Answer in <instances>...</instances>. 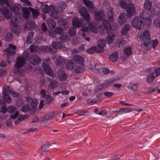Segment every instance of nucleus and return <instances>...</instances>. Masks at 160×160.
<instances>
[{"instance_id":"nucleus-1","label":"nucleus","mask_w":160,"mask_h":160,"mask_svg":"<svg viewBox=\"0 0 160 160\" xmlns=\"http://www.w3.org/2000/svg\"><path fill=\"white\" fill-rule=\"evenodd\" d=\"M51 47L49 46H44L39 48L35 45H32L30 47V51L31 52H39L40 51L42 52H49L52 53H55L57 52V49H60L62 47V44L57 41L53 42Z\"/></svg>"},{"instance_id":"nucleus-2","label":"nucleus","mask_w":160,"mask_h":160,"mask_svg":"<svg viewBox=\"0 0 160 160\" xmlns=\"http://www.w3.org/2000/svg\"><path fill=\"white\" fill-rule=\"evenodd\" d=\"M140 18L138 17H135L131 23L132 27L138 30L141 29L142 26L143 25V23L142 19L144 20V23L147 25H149L151 23L152 21L145 11H143L140 13Z\"/></svg>"},{"instance_id":"nucleus-3","label":"nucleus","mask_w":160,"mask_h":160,"mask_svg":"<svg viewBox=\"0 0 160 160\" xmlns=\"http://www.w3.org/2000/svg\"><path fill=\"white\" fill-rule=\"evenodd\" d=\"M102 20L103 26L104 29L106 30L108 34L106 40L108 43H112L114 42L115 38V30L116 29V28H113L111 27L110 24L107 20L104 18Z\"/></svg>"},{"instance_id":"nucleus-4","label":"nucleus","mask_w":160,"mask_h":160,"mask_svg":"<svg viewBox=\"0 0 160 160\" xmlns=\"http://www.w3.org/2000/svg\"><path fill=\"white\" fill-rule=\"evenodd\" d=\"M85 5L89 10L90 13L94 12L95 19L98 21H101L105 18V15L103 10H101L99 12H94L95 8L93 3L89 0H83Z\"/></svg>"},{"instance_id":"nucleus-5","label":"nucleus","mask_w":160,"mask_h":160,"mask_svg":"<svg viewBox=\"0 0 160 160\" xmlns=\"http://www.w3.org/2000/svg\"><path fill=\"white\" fill-rule=\"evenodd\" d=\"M25 62V59L23 57H18L17 58L15 66V70L16 74L20 76L24 75L25 72L21 68L24 65Z\"/></svg>"},{"instance_id":"nucleus-6","label":"nucleus","mask_w":160,"mask_h":160,"mask_svg":"<svg viewBox=\"0 0 160 160\" xmlns=\"http://www.w3.org/2000/svg\"><path fill=\"white\" fill-rule=\"evenodd\" d=\"M119 6L122 8L126 9L127 15L129 18L136 13L135 10V8L133 3H130L127 5L126 2L122 0H121L119 1Z\"/></svg>"},{"instance_id":"nucleus-7","label":"nucleus","mask_w":160,"mask_h":160,"mask_svg":"<svg viewBox=\"0 0 160 160\" xmlns=\"http://www.w3.org/2000/svg\"><path fill=\"white\" fill-rule=\"evenodd\" d=\"M3 97L4 100L8 103H10L11 102V100L10 97L8 95V93H10L11 95L15 97H17L18 94L15 92L14 91L12 87L8 86L7 88H3L2 90Z\"/></svg>"},{"instance_id":"nucleus-8","label":"nucleus","mask_w":160,"mask_h":160,"mask_svg":"<svg viewBox=\"0 0 160 160\" xmlns=\"http://www.w3.org/2000/svg\"><path fill=\"white\" fill-rule=\"evenodd\" d=\"M138 36L140 39H142L145 49L149 50L150 47L149 46L150 45L149 42L151 38L149 31L147 30H145L142 33H138Z\"/></svg>"},{"instance_id":"nucleus-9","label":"nucleus","mask_w":160,"mask_h":160,"mask_svg":"<svg viewBox=\"0 0 160 160\" xmlns=\"http://www.w3.org/2000/svg\"><path fill=\"white\" fill-rule=\"evenodd\" d=\"M20 18L16 15L15 17H13L11 20V24L13 26L12 31L16 35H18L21 32L22 27L17 24L20 22Z\"/></svg>"},{"instance_id":"nucleus-10","label":"nucleus","mask_w":160,"mask_h":160,"mask_svg":"<svg viewBox=\"0 0 160 160\" xmlns=\"http://www.w3.org/2000/svg\"><path fill=\"white\" fill-rule=\"evenodd\" d=\"M16 48L15 46L10 44L9 45V47L6 48L4 51L6 53L5 54L7 56V61L9 63H10L11 60L13 58V55L16 53L15 49Z\"/></svg>"},{"instance_id":"nucleus-11","label":"nucleus","mask_w":160,"mask_h":160,"mask_svg":"<svg viewBox=\"0 0 160 160\" xmlns=\"http://www.w3.org/2000/svg\"><path fill=\"white\" fill-rule=\"evenodd\" d=\"M89 28H82L80 29V30L83 32H88L92 31L94 33H97L98 32V28L96 26H95L93 24L91 23H89ZM82 36L84 38L85 40L88 41H89V38L88 37H86V35L84 32H83Z\"/></svg>"},{"instance_id":"nucleus-12","label":"nucleus","mask_w":160,"mask_h":160,"mask_svg":"<svg viewBox=\"0 0 160 160\" xmlns=\"http://www.w3.org/2000/svg\"><path fill=\"white\" fill-rule=\"evenodd\" d=\"M8 112L12 114L10 116V117L12 119H15L18 115V112L15 106H10L8 107Z\"/></svg>"},{"instance_id":"nucleus-13","label":"nucleus","mask_w":160,"mask_h":160,"mask_svg":"<svg viewBox=\"0 0 160 160\" xmlns=\"http://www.w3.org/2000/svg\"><path fill=\"white\" fill-rule=\"evenodd\" d=\"M79 12L83 18L87 21H89L90 18L89 14L87 11L86 8L84 7L81 8Z\"/></svg>"},{"instance_id":"nucleus-14","label":"nucleus","mask_w":160,"mask_h":160,"mask_svg":"<svg viewBox=\"0 0 160 160\" xmlns=\"http://www.w3.org/2000/svg\"><path fill=\"white\" fill-rule=\"evenodd\" d=\"M0 12L2 14L4 17L7 19H10L12 17L11 12L8 8L5 6L1 7L0 8Z\"/></svg>"},{"instance_id":"nucleus-15","label":"nucleus","mask_w":160,"mask_h":160,"mask_svg":"<svg viewBox=\"0 0 160 160\" xmlns=\"http://www.w3.org/2000/svg\"><path fill=\"white\" fill-rule=\"evenodd\" d=\"M83 22L82 19L74 17L72 18V24L77 28H79L83 26Z\"/></svg>"},{"instance_id":"nucleus-16","label":"nucleus","mask_w":160,"mask_h":160,"mask_svg":"<svg viewBox=\"0 0 160 160\" xmlns=\"http://www.w3.org/2000/svg\"><path fill=\"white\" fill-rule=\"evenodd\" d=\"M105 44L104 40L100 39L97 42L98 47H97V52H101L104 50V48Z\"/></svg>"},{"instance_id":"nucleus-17","label":"nucleus","mask_w":160,"mask_h":160,"mask_svg":"<svg viewBox=\"0 0 160 160\" xmlns=\"http://www.w3.org/2000/svg\"><path fill=\"white\" fill-rule=\"evenodd\" d=\"M42 67L44 71L47 74L52 77H53L54 76V75L52 69L49 65L43 63L42 64Z\"/></svg>"},{"instance_id":"nucleus-18","label":"nucleus","mask_w":160,"mask_h":160,"mask_svg":"<svg viewBox=\"0 0 160 160\" xmlns=\"http://www.w3.org/2000/svg\"><path fill=\"white\" fill-rule=\"evenodd\" d=\"M29 61L31 64L33 65L38 64L41 62L40 58L36 55H33L31 56L29 59Z\"/></svg>"},{"instance_id":"nucleus-19","label":"nucleus","mask_w":160,"mask_h":160,"mask_svg":"<svg viewBox=\"0 0 160 160\" xmlns=\"http://www.w3.org/2000/svg\"><path fill=\"white\" fill-rule=\"evenodd\" d=\"M73 59L76 64H83L84 59L82 56L79 55H75L73 56Z\"/></svg>"},{"instance_id":"nucleus-20","label":"nucleus","mask_w":160,"mask_h":160,"mask_svg":"<svg viewBox=\"0 0 160 160\" xmlns=\"http://www.w3.org/2000/svg\"><path fill=\"white\" fill-rule=\"evenodd\" d=\"M57 77L60 80L65 81L67 78V75L63 71L59 70L57 72Z\"/></svg>"},{"instance_id":"nucleus-21","label":"nucleus","mask_w":160,"mask_h":160,"mask_svg":"<svg viewBox=\"0 0 160 160\" xmlns=\"http://www.w3.org/2000/svg\"><path fill=\"white\" fill-rule=\"evenodd\" d=\"M127 16L124 13H122L119 16L118 20V23L120 25H122L127 21Z\"/></svg>"},{"instance_id":"nucleus-22","label":"nucleus","mask_w":160,"mask_h":160,"mask_svg":"<svg viewBox=\"0 0 160 160\" xmlns=\"http://www.w3.org/2000/svg\"><path fill=\"white\" fill-rule=\"evenodd\" d=\"M107 12L108 20L111 22H113L114 20V13L113 9L112 8L109 7L107 9Z\"/></svg>"},{"instance_id":"nucleus-23","label":"nucleus","mask_w":160,"mask_h":160,"mask_svg":"<svg viewBox=\"0 0 160 160\" xmlns=\"http://www.w3.org/2000/svg\"><path fill=\"white\" fill-rule=\"evenodd\" d=\"M110 60L112 62H116L118 58V54L117 52H114L109 56Z\"/></svg>"},{"instance_id":"nucleus-24","label":"nucleus","mask_w":160,"mask_h":160,"mask_svg":"<svg viewBox=\"0 0 160 160\" xmlns=\"http://www.w3.org/2000/svg\"><path fill=\"white\" fill-rule=\"evenodd\" d=\"M21 9L23 12L24 17L26 19L29 18L30 15V12L29 10V9L23 7H21Z\"/></svg>"},{"instance_id":"nucleus-25","label":"nucleus","mask_w":160,"mask_h":160,"mask_svg":"<svg viewBox=\"0 0 160 160\" xmlns=\"http://www.w3.org/2000/svg\"><path fill=\"white\" fill-rule=\"evenodd\" d=\"M74 68L75 71L77 73L80 72L85 70L84 64H76Z\"/></svg>"},{"instance_id":"nucleus-26","label":"nucleus","mask_w":160,"mask_h":160,"mask_svg":"<svg viewBox=\"0 0 160 160\" xmlns=\"http://www.w3.org/2000/svg\"><path fill=\"white\" fill-rule=\"evenodd\" d=\"M48 147L47 145H45L43 146L42 148H40L39 150V152L40 153V156L42 157L43 155H44L47 152Z\"/></svg>"},{"instance_id":"nucleus-27","label":"nucleus","mask_w":160,"mask_h":160,"mask_svg":"<svg viewBox=\"0 0 160 160\" xmlns=\"http://www.w3.org/2000/svg\"><path fill=\"white\" fill-rule=\"evenodd\" d=\"M113 82V81L112 80H108L105 81L103 84L100 85V88L104 89L106 88L108 86L111 85Z\"/></svg>"},{"instance_id":"nucleus-28","label":"nucleus","mask_w":160,"mask_h":160,"mask_svg":"<svg viewBox=\"0 0 160 160\" xmlns=\"http://www.w3.org/2000/svg\"><path fill=\"white\" fill-rule=\"evenodd\" d=\"M156 77L154 72H152L148 75L147 78V82L148 83H151Z\"/></svg>"},{"instance_id":"nucleus-29","label":"nucleus","mask_w":160,"mask_h":160,"mask_svg":"<svg viewBox=\"0 0 160 160\" xmlns=\"http://www.w3.org/2000/svg\"><path fill=\"white\" fill-rule=\"evenodd\" d=\"M34 24V22L32 21L27 22L24 26L25 29L28 30H30L31 29L33 28Z\"/></svg>"},{"instance_id":"nucleus-30","label":"nucleus","mask_w":160,"mask_h":160,"mask_svg":"<svg viewBox=\"0 0 160 160\" xmlns=\"http://www.w3.org/2000/svg\"><path fill=\"white\" fill-rule=\"evenodd\" d=\"M26 99L27 101H31V105L32 108H35L37 106L38 102L36 99H34L32 100L31 98L28 97L26 98Z\"/></svg>"},{"instance_id":"nucleus-31","label":"nucleus","mask_w":160,"mask_h":160,"mask_svg":"<svg viewBox=\"0 0 160 160\" xmlns=\"http://www.w3.org/2000/svg\"><path fill=\"white\" fill-rule=\"evenodd\" d=\"M65 60L63 57H62L58 56L57 58L55 64L57 66H60L62 63H64Z\"/></svg>"},{"instance_id":"nucleus-32","label":"nucleus","mask_w":160,"mask_h":160,"mask_svg":"<svg viewBox=\"0 0 160 160\" xmlns=\"http://www.w3.org/2000/svg\"><path fill=\"white\" fill-rule=\"evenodd\" d=\"M54 9V6L51 5L50 7L46 5L44 6L43 9V11L45 13H49L50 14V12H52V10Z\"/></svg>"},{"instance_id":"nucleus-33","label":"nucleus","mask_w":160,"mask_h":160,"mask_svg":"<svg viewBox=\"0 0 160 160\" xmlns=\"http://www.w3.org/2000/svg\"><path fill=\"white\" fill-rule=\"evenodd\" d=\"M123 51L126 55L129 56L131 54L132 49L131 47L126 46L124 48Z\"/></svg>"},{"instance_id":"nucleus-34","label":"nucleus","mask_w":160,"mask_h":160,"mask_svg":"<svg viewBox=\"0 0 160 160\" xmlns=\"http://www.w3.org/2000/svg\"><path fill=\"white\" fill-rule=\"evenodd\" d=\"M59 83L57 81H53L50 83L49 88L50 89H53L57 87Z\"/></svg>"},{"instance_id":"nucleus-35","label":"nucleus","mask_w":160,"mask_h":160,"mask_svg":"<svg viewBox=\"0 0 160 160\" xmlns=\"http://www.w3.org/2000/svg\"><path fill=\"white\" fill-rule=\"evenodd\" d=\"M152 2L148 0H146L144 3V8L147 10H149L151 8L152 6Z\"/></svg>"},{"instance_id":"nucleus-36","label":"nucleus","mask_w":160,"mask_h":160,"mask_svg":"<svg viewBox=\"0 0 160 160\" xmlns=\"http://www.w3.org/2000/svg\"><path fill=\"white\" fill-rule=\"evenodd\" d=\"M149 46L150 47L149 49L151 48L150 46L153 49L155 48L158 44V41L157 39H154L151 41Z\"/></svg>"},{"instance_id":"nucleus-37","label":"nucleus","mask_w":160,"mask_h":160,"mask_svg":"<svg viewBox=\"0 0 160 160\" xmlns=\"http://www.w3.org/2000/svg\"><path fill=\"white\" fill-rule=\"evenodd\" d=\"M47 23L48 26L51 28H53L55 26V22L51 18H48V19Z\"/></svg>"},{"instance_id":"nucleus-38","label":"nucleus","mask_w":160,"mask_h":160,"mask_svg":"<svg viewBox=\"0 0 160 160\" xmlns=\"http://www.w3.org/2000/svg\"><path fill=\"white\" fill-rule=\"evenodd\" d=\"M50 16L53 18L57 19L58 17V14L57 12L54 10V9L52 10V12H50V14H49Z\"/></svg>"},{"instance_id":"nucleus-39","label":"nucleus","mask_w":160,"mask_h":160,"mask_svg":"<svg viewBox=\"0 0 160 160\" xmlns=\"http://www.w3.org/2000/svg\"><path fill=\"white\" fill-rule=\"evenodd\" d=\"M10 8L12 10V12L15 14H16L18 13L19 11V8L18 7L15 5H12L9 6Z\"/></svg>"},{"instance_id":"nucleus-40","label":"nucleus","mask_w":160,"mask_h":160,"mask_svg":"<svg viewBox=\"0 0 160 160\" xmlns=\"http://www.w3.org/2000/svg\"><path fill=\"white\" fill-rule=\"evenodd\" d=\"M34 33L33 32H32L29 34L26 39V42L27 44H30L32 42V38H33Z\"/></svg>"},{"instance_id":"nucleus-41","label":"nucleus","mask_w":160,"mask_h":160,"mask_svg":"<svg viewBox=\"0 0 160 160\" xmlns=\"http://www.w3.org/2000/svg\"><path fill=\"white\" fill-rule=\"evenodd\" d=\"M28 9L31 12L34 17H37L39 15V12L38 10H36L31 8H29Z\"/></svg>"},{"instance_id":"nucleus-42","label":"nucleus","mask_w":160,"mask_h":160,"mask_svg":"<svg viewBox=\"0 0 160 160\" xmlns=\"http://www.w3.org/2000/svg\"><path fill=\"white\" fill-rule=\"evenodd\" d=\"M73 62L71 60H70L67 64L66 68L69 70H72L73 68Z\"/></svg>"},{"instance_id":"nucleus-43","label":"nucleus","mask_w":160,"mask_h":160,"mask_svg":"<svg viewBox=\"0 0 160 160\" xmlns=\"http://www.w3.org/2000/svg\"><path fill=\"white\" fill-rule=\"evenodd\" d=\"M76 28L73 27H71L69 28L68 30V33L69 35L71 36L74 35L76 33Z\"/></svg>"},{"instance_id":"nucleus-44","label":"nucleus","mask_w":160,"mask_h":160,"mask_svg":"<svg viewBox=\"0 0 160 160\" xmlns=\"http://www.w3.org/2000/svg\"><path fill=\"white\" fill-rule=\"evenodd\" d=\"M60 39L62 42H66L69 40V38L66 33H64L60 37Z\"/></svg>"},{"instance_id":"nucleus-45","label":"nucleus","mask_w":160,"mask_h":160,"mask_svg":"<svg viewBox=\"0 0 160 160\" xmlns=\"http://www.w3.org/2000/svg\"><path fill=\"white\" fill-rule=\"evenodd\" d=\"M96 51L97 52V47L96 46H93L88 49L86 50V52L88 53L92 54L94 53Z\"/></svg>"},{"instance_id":"nucleus-46","label":"nucleus","mask_w":160,"mask_h":160,"mask_svg":"<svg viewBox=\"0 0 160 160\" xmlns=\"http://www.w3.org/2000/svg\"><path fill=\"white\" fill-rule=\"evenodd\" d=\"M18 121L16 120L14 122V123L15 124H17L20 121H22L26 118L24 116L22 115H18Z\"/></svg>"},{"instance_id":"nucleus-47","label":"nucleus","mask_w":160,"mask_h":160,"mask_svg":"<svg viewBox=\"0 0 160 160\" xmlns=\"http://www.w3.org/2000/svg\"><path fill=\"white\" fill-rule=\"evenodd\" d=\"M23 3V5L24 6H31L32 4L30 1L28 0H20Z\"/></svg>"},{"instance_id":"nucleus-48","label":"nucleus","mask_w":160,"mask_h":160,"mask_svg":"<svg viewBox=\"0 0 160 160\" xmlns=\"http://www.w3.org/2000/svg\"><path fill=\"white\" fill-rule=\"evenodd\" d=\"M46 90H42L41 91V94L43 97L46 99L49 98L50 96L46 94Z\"/></svg>"},{"instance_id":"nucleus-49","label":"nucleus","mask_w":160,"mask_h":160,"mask_svg":"<svg viewBox=\"0 0 160 160\" xmlns=\"http://www.w3.org/2000/svg\"><path fill=\"white\" fill-rule=\"evenodd\" d=\"M63 31L62 28L57 27L55 28L54 32L56 34H59L61 33Z\"/></svg>"},{"instance_id":"nucleus-50","label":"nucleus","mask_w":160,"mask_h":160,"mask_svg":"<svg viewBox=\"0 0 160 160\" xmlns=\"http://www.w3.org/2000/svg\"><path fill=\"white\" fill-rule=\"evenodd\" d=\"M5 4L8 6H9V3L8 0H0V5L2 6Z\"/></svg>"},{"instance_id":"nucleus-51","label":"nucleus","mask_w":160,"mask_h":160,"mask_svg":"<svg viewBox=\"0 0 160 160\" xmlns=\"http://www.w3.org/2000/svg\"><path fill=\"white\" fill-rule=\"evenodd\" d=\"M134 110L133 109H131L123 108L121 109V112L124 113H128L132 112Z\"/></svg>"},{"instance_id":"nucleus-52","label":"nucleus","mask_w":160,"mask_h":160,"mask_svg":"<svg viewBox=\"0 0 160 160\" xmlns=\"http://www.w3.org/2000/svg\"><path fill=\"white\" fill-rule=\"evenodd\" d=\"M104 94L105 96L108 97H110L113 96V95H114V93L111 92L107 91L104 92Z\"/></svg>"},{"instance_id":"nucleus-53","label":"nucleus","mask_w":160,"mask_h":160,"mask_svg":"<svg viewBox=\"0 0 160 160\" xmlns=\"http://www.w3.org/2000/svg\"><path fill=\"white\" fill-rule=\"evenodd\" d=\"M153 24L156 27H160V21L158 19H156L154 21Z\"/></svg>"},{"instance_id":"nucleus-54","label":"nucleus","mask_w":160,"mask_h":160,"mask_svg":"<svg viewBox=\"0 0 160 160\" xmlns=\"http://www.w3.org/2000/svg\"><path fill=\"white\" fill-rule=\"evenodd\" d=\"M79 42V39L77 37H75L73 38L72 40V42L75 45L77 44Z\"/></svg>"},{"instance_id":"nucleus-55","label":"nucleus","mask_w":160,"mask_h":160,"mask_svg":"<svg viewBox=\"0 0 160 160\" xmlns=\"http://www.w3.org/2000/svg\"><path fill=\"white\" fill-rule=\"evenodd\" d=\"M11 33L10 32H8L6 36V39L7 41H10L11 38Z\"/></svg>"},{"instance_id":"nucleus-56","label":"nucleus","mask_w":160,"mask_h":160,"mask_svg":"<svg viewBox=\"0 0 160 160\" xmlns=\"http://www.w3.org/2000/svg\"><path fill=\"white\" fill-rule=\"evenodd\" d=\"M29 109V108L28 105H26L23 106L22 109V110L24 112H28Z\"/></svg>"},{"instance_id":"nucleus-57","label":"nucleus","mask_w":160,"mask_h":160,"mask_svg":"<svg viewBox=\"0 0 160 160\" xmlns=\"http://www.w3.org/2000/svg\"><path fill=\"white\" fill-rule=\"evenodd\" d=\"M7 111H8V108H6V106L2 107L0 110V112L3 113H5Z\"/></svg>"},{"instance_id":"nucleus-58","label":"nucleus","mask_w":160,"mask_h":160,"mask_svg":"<svg viewBox=\"0 0 160 160\" xmlns=\"http://www.w3.org/2000/svg\"><path fill=\"white\" fill-rule=\"evenodd\" d=\"M154 72V74L156 77L159 75H160V68L156 69L155 70L154 72Z\"/></svg>"},{"instance_id":"nucleus-59","label":"nucleus","mask_w":160,"mask_h":160,"mask_svg":"<svg viewBox=\"0 0 160 160\" xmlns=\"http://www.w3.org/2000/svg\"><path fill=\"white\" fill-rule=\"evenodd\" d=\"M128 31L126 30L124 28H123L122 29L121 31V33L122 35H126Z\"/></svg>"},{"instance_id":"nucleus-60","label":"nucleus","mask_w":160,"mask_h":160,"mask_svg":"<svg viewBox=\"0 0 160 160\" xmlns=\"http://www.w3.org/2000/svg\"><path fill=\"white\" fill-rule=\"evenodd\" d=\"M95 68L98 72H101L102 69V68H100L98 64H96L95 65Z\"/></svg>"},{"instance_id":"nucleus-61","label":"nucleus","mask_w":160,"mask_h":160,"mask_svg":"<svg viewBox=\"0 0 160 160\" xmlns=\"http://www.w3.org/2000/svg\"><path fill=\"white\" fill-rule=\"evenodd\" d=\"M42 30L43 31L45 32L47 30V28L44 23L42 24Z\"/></svg>"},{"instance_id":"nucleus-62","label":"nucleus","mask_w":160,"mask_h":160,"mask_svg":"<svg viewBox=\"0 0 160 160\" xmlns=\"http://www.w3.org/2000/svg\"><path fill=\"white\" fill-rule=\"evenodd\" d=\"M107 112L106 110H103L99 113L98 114L99 115L104 116L107 115Z\"/></svg>"},{"instance_id":"nucleus-63","label":"nucleus","mask_w":160,"mask_h":160,"mask_svg":"<svg viewBox=\"0 0 160 160\" xmlns=\"http://www.w3.org/2000/svg\"><path fill=\"white\" fill-rule=\"evenodd\" d=\"M66 5L65 3H63L62 4V5H60L59 7L61 9V10H64L66 8Z\"/></svg>"},{"instance_id":"nucleus-64","label":"nucleus","mask_w":160,"mask_h":160,"mask_svg":"<svg viewBox=\"0 0 160 160\" xmlns=\"http://www.w3.org/2000/svg\"><path fill=\"white\" fill-rule=\"evenodd\" d=\"M155 90L156 89L155 88L152 87L149 88L148 89V92L150 93L154 92Z\"/></svg>"}]
</instances>
